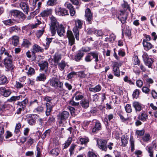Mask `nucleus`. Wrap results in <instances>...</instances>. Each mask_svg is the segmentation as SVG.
I'll list each match as a JSON object with an SVG mask.
<instances>
[{
    "label": "nucleus",
    "mask_w": 157,
    "mask_h": 157,
    "mask_svg": "<svg viewBox=\"0 0 157 157\" xmlns=\"http://www.w3.org/2000/svg\"><path fill=\"white\" fill-rule=\"evenodd\" d=\"M3 58H4L3 60L5 67L8 70L13 69L12 56L9 54L4 48L2 47L0 49V61Z\"/></svg>",
    "instance_id": "nucleus-1"
},
{
    "label": "nucleus",
    "mask_w": 157,
    "mask_h": 157,
    "mask_svg": "<svg viewBox=\"0 0 157 157\" xmlns=\"http://www.w3.org/2000/svg\"><path fill=\"white\" fill-rule=\"evenodd\" d=\"M99 53L97 51L91 52L87 55L85 58V60L87 62H91L93 59H94V61L97 64V62L99 61L98 59Z\"/></svg>",
    "instance_id": "nucleus-2"
},
{
    "label": "nucleus",
    "mask_w": 157,
    "mask_h": 157,
    "mask_svg": "<svg viewBox=\"0 0 157 157\" xmlns=\"http://www.w3.org/2000/svg\"><path fill=\"white\" fill-rule=\"evenodd\" d=\"M50 85L56 89H59L60 90H63V83L60 82L59 80L57 78L53 77L49 81Z\"/></svg>",
    "instance_id": "nucleus-3"
},
{
    "label": "nucleus",
    "mask_w": 157,
    "mask_h": 157,
    "mask_svg": "<svg viewBox=\"0 0 157 157\" xmlns=\"http://www.w3.org/2000/svg\"><path fill=\"white\" fill-rule=\"evenodd\" d=\"M75 27L73 29V32L76 39L79 40V32L78 29H81L83 24V22L81 20L77 19L75 21Z\"/></svg>",
    "instance_id": "nucleus-4"
},
{
    "label": "nucleus",
    "mask_w": 157,
    "mask_h": 157,
    "mask_svg": "<svg viewBox=\"0 0 157 157\" xmlns=\"http://www.w3.org/2000/svg\"><path fill=\"white\" fill-rule=\"evenodd\" d=\"M51 24L50 30L52 34V36H54L56 33V27H57V26L59 25L58 22H57V21L55 17L52 16L50 17Z\"/></svg>",
    "instance_id": "nucleus-5"
},
{
    "label": "nucleus",
    "mask_w": 157,
    "mask_h": 157,
    "mask_svg": "<svg viewBox=\"0 0 157 157\" xmlns=\"http://www.w3.org/2000/svg\"><path fill=\"white\" fill-rule=\"evenodd\" d=\"M55 12L56 14L60 16H64L68 15L67 10L61 7L56 8L55 9Z\"/></svg>",
    "instance_id": "nucleus-6"
},
{
    "label": "nucleus",
    "mask_w": 157,
    "mask_h": 157,
    "mask_svg": "<svg viewBox=\"0 0 157 157\" xmlns=\"http://www.w3.org/2000/svg\"><path fill=\"white\" fill-rule=\"evenodd\" d=\"M28 102V100L26 99L24 100L21 102H18L17 103V105L21 107L18 108L17 110V113L19 114L21 113L22 110H24V108L26 107V105Z\"/></svg>",
    "instance_id": "nucleus-7"
},
{
    "label": "nucleus",
    "mask_w": 157,
    "mask_h": 157,
    "mask_svg": "<svg viewBox=\"0 0 157 157\" xmlns=\"http://www.w3.org/2000/svg\"><path fill=\"white\" fill-rule=\"evenodd\" d=\"M107 141L104 140H100L97 141L98 147L100 149L106 151L107 150L106 144Z\"/></svg>",
    "instance_id": "nucleus-8"
},
{
    "label": "nucleus",
    "mask_w": 157,
    "mask_h": 157,
    "mask_svg": "<svg viewBox=\"0 0 157 157\" xmlns=\"http://www.w3.org/2000/svg\"><path fill=\"white\" fill-rule=\"evenodd\" d=\"M67 36L69 40V44L71 46L75 44V39L72 32L70 31H68L67 32Z\"/></svg>",
    "instance_id": "nucleus-9"
},
{
    "label": "nucleus",
    "mask_w": 157,
    "mask_h": 157,
    "mask_svg": "<svg viewBox=\"0 0 157 157\" xmlns=\"http://www.w3.org/2000/svg\"><path fill=\"white\" fill-rule=\"evenodd\" d=\"M121 66L117 63H115L113 64V71L114 75L116 76L119 77L120 76L119 67Z\"/></svg>",
    "instance_id": "nucleus-10"
},
{
    "label": "nucleus",
    "mask_w": 157,
    "mask_h": 157,
    "mask_svg": "<svg viewBox=\"0 0 157 157\" xmlns=\"http://www.w3.org/2000/svg\"><path fill=\"white\" fill-rule=\"evenodd\" d=\"M85 16L86 19L90 24L91 23V21L92 18V14L91 13L90 9L88 8L85 10Z\"/></svg>",
    "instance_id": "nucleus-11"
},
{
    "label": "nucleus",
    "mask_w": 157,
    "mask_h": 157,
    "mask_svg": "<svg viewBox=\"0 0 157 157\" xmlns=\"http://www.w3.org/2000/svg\"><path fill=\"white\" fill-rule=\"evenodd\" d=\"M95 124L93 127L92 132L93 133L97 132L101 129V124L100 122L95 120Z\"/></svg>",
    "instance_id": "nucleus-12"
},
{
    "label": "nucleus",
    "mask_w": 157,
    "mask_h": 157,
    "mask_svg": "<svg viewBox=\"0 0 157 157\" xmlns=\"http://www.w3.org/2000/svg\"><path fill=\"white\" fill-rule=\"evenodd\" d=\"M9 41L13 45L16 46L19 44V37L16 36H14L10 38Z\"/></svg>",
    "instance_id": "nucleus-13"
},
{
    "label": "nucleus",
    "mask_w": 157,
    "mask_h": 157,
    "mask_svg": "<svg viewBox=\"0 0 157 157\" xmlns=\"http://www.w3.org/2000/svg\"><path fill=\"white\" fill-rule=\"evenodd\" d=\"M127 15L123 11H120V15L118 16V18L121 22L122 24H124L126 22L127 19Z\"/></svg>",
    "instance_id": "nucleus-14"
},
{
    "label": "nucleus",
    "mask_w": 157,
    "mask_h": 157,
    "mask_svg": "<svg viewBox=\"0 0 157 157\" xmlns=\"http://www.w3.org/2000/svg\"><path fill=\"white\" fill-rule=\"evenodd\" d=\"M132 105L136 112H140L143 108V105L138 101H134L133 102Z\"/></svg>",
    "instance_id": "nucleus-15"
},
{
    "label": "nucleus",
    "mask_w": 157,
    "mask_h": 157,
    "mask_svg": "<svg viewBox=\"0 0 157 157\" xmlns=\"http://www.w3.org/2000/svg\"><path fill=\"white\" fill-rule=\"evenodd\" d=\"M62 58L61 55L58 53H56L53 56V58L52 59L53 61L54 62V64L55 66L57 65L59 61Z\"/></svg>",
    "instance_id": "nucleus-16"
},
{
    "label": "nucleus",
    "mask_w": 157,
    "mask_h": 157,
    "mask_svg": "<svg viewBox=\"0 0 157 157\" xmlns=\"http://www.w3.org/2000/svg\"><path fill=\"white\" fill-rule=\"evenodd\" d=\"M69 115L68 112L64 111L60 113L59 117L61 120L65 121L68 119Z\"/></svg>",
    "instance_id": "nucleus-17"
},
{
    "label": "nucleus",
    "mask_w": 157,
    "mask_h": 157,
    "mask_svg": "<svg viewBox=\"0 0 157 157\" xmlns=\"http://www.w3.org/2000/svg\"><path fill=\"white\" fill-rule=\"evenodd\" d=\"M25 70L26 71V73L29 76H31L35 74V69L31 67H29L28 65L26 66Z\"/></svg>",
    "instance_id": "nucleus-18"
},
{
    "label": "nucleus",
    "mask_w": 157,
    "mask_h": 157,
    "mask_svg": "<svg viewBox=\"0 0 157 157\" xmlns=\"http://www.w3.org/2000/svg\"><path fill=\"white\" fill-rule=\"evenodd\" d=\"M52 9H47L42 11L40 13V15L42 17H47L52 14Z\"/></svg>",
    "instance_id": "nucleus-19"
},
{
    "label": "nucleus",
    "mask_w": 157,
    "mask_h": 157,
    "mask_svg": "<svg viewBox=\"0 0 157 157\" xmlns=\"http://www.w3.org/2000/svg\"><path fill=\"white\" fill-rule=\"evenodd\" d=\"M84 97L83 95L79 91L76 92L72 97L73 99L75 98V101H79L82 99Z\"/></svg>",
    "instance_id": "nucleus-20"
},
{
    "label": "nucleus",
    "mask_w": 157,
    "mask_h": 157,
    "mask_svg": "<svg viewBox=\"0 0 157 157\" xmlns=\"http://www.w3.org/2000/svg\"><path fill=\"white\" fill-rule=\"evenodd\" d=\"M56 30H57V33L58 35L60 36H62L63 35L65 32L64 28L62 25H59L57 27H56Z\"/></svg>",
    "instance_id": "nucleus-21"
},
{
    "label": "nucleus",
    "mask_w": 157,
    "mask_h": 157,
    "mask_svg": "<svg viewBox=\"0 0 157 157\" xmlns=\"http://www.w3.org/2000/svg\"><path fill=\"white\" fill-rule=\"evenodd\" d=\"M1 94L5 97H7L11 94V92L9 90H6L4 87L0 88Z\"/></svg>",
    "instance_id": "nucleus-22"
},
{
    "label": "nucleus",
    "mask_w": 157,
    "mask_h": 157,
    "mask_svg": "<svg viewBox=\"0 0 157 157\" xmlns=\"http://www.w3.org/2000/svg\"><path fill=\"white\" fill-rule=\"evenodd\" d=\"M84 54L82 51H78L74 57L75 60L77 62L79 61L84 56Z\"/></svg>",
    "instance_id": "nucleus-23"
},
{
    "label": "nucleus",
    "mask_w": 157,
    "mask_h": 157,
    "mask_svg": "<svg viewBox=\"0 0 157 157\" xmlns=\"http://www.w3.org/2000/svg\"><path fill=\"white\" fill-rule=\"evenodd\" d=\"M20 6L25 13L28 14L29 8L26 3L21 2L20 4Z\"/></svg>",
    "instance_id": "nucleus-24"
},
{
    "label": "nucleus",
    "mask_w": 157,
    "mask_h": 157,
    "mask_svg": "<svg viewBox=\"0 0 157 157\" xmlns=\"http://www.w3.org/2000/svg\"><path fill=\"white\" fill-rule=\"evenodd\" d=\"M80 103L82 107L86 109L88 108L89 106V101L86 99L82 100L80 101Z\"/></svg>",
    "instance_id": "nucleus-25"
},
{
    "label": "nucleus",
    "mask_w": 157,
    "mask_h": 157,
    "mask_svg": "<svg viewBox=\"0 0 157 157\" xmlns=\"http://www.w3.org/2000/svg\"><path fill=\"white\" fill-rule=\"evenodd\" d=\"M121 140L122 142V146L125 147L128 143V137L127 135H123L121 137Z\"/></svg>",
    "instance_id": "nucleus-26"
},
{
    "label": "nucleus",
    "mask_w": 157,
    "mask_h": 157,
    "mask_svg": "<svg viewBox=\"0 0 157 157\" xmlns=\"http://www.w3.org/2000/svg\"><path fill=\"white\" fill-rule=\"evenodd\" d=\"M39 66L40 67L41 70H43L47 69L48 64L46 61H42L39 63Z\"/></svg>",
    "instance_id": "nucleus-27"
},
{
    "label": "nucleus",
    "mask_w": 157,
    "mask_h": 157,
    "mask_svg": "<svg viewBox=\"0 0 157 157\" xmlns=\"http://www.w3.org/2000/svg\"><path fill=\"white\" fill-rule=\"evenodd\" d=\"M28 118L27 121L28 123L30 125H33L36 123V120L35 118L32 117L31 114H28L27 115Z\"/></svg>",
    "instance_id": "nucleus-28"
},
{
    "label": "nucleus",
    "mask_w": 157,
    "mask_h": 157,
    "mask_svg": "<svg viewBox=\"0 0 157 157\" xmlns=\"http://www.w3.org/2000/svg\"><path fill=\"white\" fill-rule=\"evenodd\" d=\"M143 44L144 49L146 51H148L152 48L153 47V45L150 43L145 42V41L143 42Z\"/></svg>",
    "instance_id": "nucleus-29"
},
{
    "label": "nucleus",
    "mask_w": 157,
    "mask_h": 157,
    "mask_svg": "<svg viewBox=\"0 0 157 157\" xmlns=\"http://www.w3.org/2000/svg\"><path fill=\"white\" fill-rule=\"evenodd\" d=\"M46 116H48L50 115L52 111L53 106L50 103H47L46 104Z\"/></svg>",
    "instance_id": "nucleus-30"
},
{
    "label": "nucleus",
    "mask_w": 157,
    "mask_h": 157,
    "mask_svg": "<svg viewBox=\"0 0 157 157\" xmlns=\"http://www.w3.org/2000/svg\"><path fill=\"white\" fill-rule=\"evenodd\" d=\"M101 86L100 85H98L94 87L90 88L89 90L90 91L93 92H98L101 90Z\"/></svg>",
    "instance_id": "nucleus-31"
},
{
    "label": "nucleus",
    "mask_w": 157,
    "mask_h": 157,
    "mask_svg": "<svg viewBox=\"0 0 157 157\" xmlns=\"http://www.w3.org/2000/svg\"><path fill=\"white\" fill-rule=\"evenodd\" d=\"M46 79V76L44 74L40 73L36 78L37 81H44Z\"/></svg>",
    "instance_id": "nucleus-32"
},
{
    "label": "nucleus",
    "mask_w": 157,
    "mask_h": 157,
    "mask_svg": "<svg viewBox=\"0 0 157 157\" xmlns=\"http://www.w3.org/2000/svg\"><path fill=\"white\" fill-rule=\"evenodd\" d=\"M58 67L61 71L63 70L67 65V63L64 60H62L61 61L58 63Z\"/></svg>",
    "instance_id": "nucleus-33"
},
{
    "label": "nucleus",
    "mask_w": 157,
    "mask_h": 157,
    "mask_svg": "<svg viewBox=\"0 0 157 157\" xmlns=\"http://www.w3.org/2000/svg\"><path fill=\"white\" fill-rule=\"evenodd\" d=\"M14 20L11 19H9L8 20L3 21V23L6 25L10 26L13 25L14 23Z\"/></svg>",
    "instance_id": "nucleus-34"
},
{
    "label": "nucleus",
    "mask_w": 157,
    "mask_h": 157,
    "mask_svg": "<svg viewBox=\"0 0 157 157\" xmlns=\"http://www.w3.org/2000/svg\"><path fill=\"white\" fill-rule=\"evenodd\" d=\"M79 141L81 142V144L85 145L89 141V139L87 137H84L80 138Z\"/></svg>",
    "instance_id": "nucleus-35"
},
{
    "label": "nucleus",
    "mask_w": 157,
    "mask_h": 157,
    "mask_svg": "<svg viewBox=\"0 0 157 157\" xmlns=\"http://www.w3.org/2000/svg\"><path fill=\"white\" fill-rule=\"evenodd\" d=\"M147 117V114L144 112L141 113V115L138 117V119L143 121H146Z\"/></svg>",
    "instance_id": "nucleus-36"
},
{
    "label": "nucleus",
    "mask_w": 157,
    "mask_h": 157,
    "mask_svg": "<svg viewBox=\"0 0 157 157\" xmlns=\"http://www.w3.org/2000/svg\"><path fill=\"white\" fill-rule=\"evenodd\" d=\"M33 49L36 52H42L43 51V49L37 45H34L33 46Z\"/></svg>",
    "instance_id": "nucleus-37"
},
{
    "label": "nucleus",
    "mask_w": 157,
    "mask_h": 157,
    "mask_svg": "<svg viewBox=\"0 0 157 157\" xmlns=\"http://www.w3.org/2000/svg\"><path fill=\"white\" fill-rule=\"evenodd\" d=\"M145 65L147 66L149 68H151L152 64L153 62V60L151 58H149L148 59L144 61Z\"/></svg>",
    "instance_id": "nucleus-38"
},
{
    "label": "nucleus",
    "mask_w": 157,
    "mask_h": 157,
    "mask_svg": "<svg viewBox=\"0 0 157 157\" xmlns=\"http://www.w3.org/2000/svg\"><path fill=\"white\" fill-rule=\"evenodd\" d=\"M59 148H56L50 151V153L53 155L56 156L59 154Z\"/></svg>",
    "instance_id": "nucleus-39"
},
{
    "label": "nucleus",
    "mask_w": 157,
    "mask_h": 157,
    "mask_svg": "<svg viewBox=\"0 0 157 157\" xmlns=\"http://www.w3.org/2000/svg\"><path fill=\"white\" fill-rule=\"evenodd\" d=\"M151 137L149 133H145L144 135L142 138L143 140L146 142H148L150 140Z\"/></svg>",
    "instance_id": "nucleus-40"
},
{
    "label": "nucleus",
    "mask_w": 157,
    "mask_h": 157,
    "mask_svg": "<svg viewBox=\"0 0 157 157\" xmlns=\"http://www.w3.org/2000/svg\"><path fill=\"white\" fill-rule=\"evenodd\" d=\"M146 149L147 151L149 153V156L150 157H153V148L152 147L147 146Z\"/></svg>",
    "instance_id": "nucleus-41"
},
{
    "label": "nucleus",
    "mask_w": 157,
    "mask_h": 157,
    "mask_svg": "<svg viewBox=\"0 0 157 157\" xmlns=\"http://www.w3.org/2000/svg\"><path fill=\"white\" fill-rule=\"evenodd\" d=\"M7 80V78L4 76L0 75V84H3L6 83Z\"/></svg>",
    "instance_id": "nucleus-42"
},
{
    "label": "nucleus",
    "mask_w": 157,
    "mask_h": 157,
    "mask_svg": "<svg viewBox=\"0 0 157 157\" xmlns=\"http://www.w3.org/2000/svg\"><path fill=\"white\" fill-rule=\"evenodd\" d=\"M72 142V139L70 138H68L65 143L63 144L64 149L67 147L71 144Z\"/></svg>",
    "instance_id": "nucleus-43"
},
{
    "label": "nucleus",
    "mask_w": 157,
    "mask_h": 157,
    "mask_svg": "<svg viewBox=\"0 0 157 157\" xmlns=\"http://www.w3.org/2000/svg\"><path fill=\"white\" fill-rule=\"evenodd\" d=\"M19 11L17 10H12L10 11V14L11 16H13L14 17H17L18 15Z\"/></svg>",
    "instance_id": "nucleus-44"
},
{
    "label": "nucleus",
    "mask_w": 157,
    "mask_h": 157,
    "mask_svg": "<svg viewBox=\"0 0 157 157\" xmlns=\"http://www.w3.org/2000/svg\"><path fill=\"white\" fill-rule=\"evenodd\" d=\"M22 45L25 47H28L31 45V43L29 40H28L27 39H24L23 40Z\"/></svg>",
    "instance_id": "nucleus-45"
},
{
    "label": "nucleus",
    "mask_w": 157,
    "mask_h": 157,
    "mask_svg": "<svg viewBox=\"0 0 157 157\" xmlns=\"http://www.w3.org/2000/svg\"><path fill=\"white\" fill-rule=\"evenodd\" d=\"M139 90L138 89L135 90L132 94V97L133 98H137L139 95Z\"/></svg>",
    "instance_id": "nucleus-46"
},
{
    "label": "nucleus",
    "mask_w": 157,
    "mask_h": 157,
    "mask_svg": "<svg viewBox=\"0 0 157 157\" xmlns=\"http://www.w3.org/2000/svg\"><path fill=\"white\" fill-rule=\"evenodd\" d=\"M20 30V29L17 26H15L12 27L10 28V32L11 33L13 32H17L18 30Z\"/></svg>",
    "instance_id": "nucleus-47"
},
{
    "label": "nucleus",
    "mask_w": 157,
    "mask_h": 157,
    "mask_svg": "<svg viewBox=\"0 0 157 157\" xmlns=\"http://www.w3.org/2000/svg\"><path fill=\"white\" fill-rule=\"evenodd\" d=\"M44 110V108L41 106H39L35 108L34 110V112L37 113H39L42 112Z\"/></svg>",
    "instance_id": "nucleus-48"
},
{
    "label": "nucleus",
    "mask_w": 157,
    "mask_h": 157,
    "mask_svg": "<svg viewBox=\"0 0 157 157\" xmlns=\"http://www.w3.org/2000/svg\"><path fill=\"white\" fill-rule=\"evenodd\" d=\"M20 98V96H13L10 98L9 100V101L11 102H13L16 101L17 100H19Z\"/></svg>",
    "instance_id": "nucleus-49"
},
{
    "label": "nucleus",
    "mask_w": 157,
    "mask_h": 157,
    "mask_svg": "<svg viewBox=\"0 0 157 157\" xmlns=\"http://www.w3.org/2000/svg\"><path fill=\"white\" fill-rule=\"evenodd\" d=\"M76 146V145L74 144H72L71 146L69 149V151L70 152V155L71 156L74 154V151Z\"/></svg>",
    "instance_id": "nucleus-50"
},
{
    "label": "nucleus",
    "mask_w": 157,
    "mask_h": 157,
    "mask_svg": "<svg viewBox=\"0 0 157 157\" xmlns=\"http://www.w3.org/2000/svg\"><path fill=\"white\" fill-rule=\"evenodd\" d=\"M21 125L20 123H18L16 124L14 130L15 133L17 134L19 132Z\"/></svg>",
    "instance_id": "nucleus-51"
},
{
    "label": "nucleus",
    "mask_w": 157,
    "mask_h": 157,
    "mask_svg": "<svg viewBox=\"0 0 157 157\" xmlns=\"http://www.w3.org/2000/svg\"><path fill=\"white\" fill-rule=\"evenodd\" d=\"M127 113H130L132 111V109L131 106L129 104H127L124 107Z\"/></svg>",
    "instance_id": "nucleus-52"
},
{
    "label": "nucleus",
    "mask_w": 157,
    "mask_h": 157,
    "mask_svg": "<svg viewBox=\"0 0 157 157\" xmlns=\"http://www.w3.org/2000/svg\"><path fill=\"white\" fill-rule=\"evenodd\" d=\"M130 142L131 147V150L132 151H133L134 149V141L133 137H131L130 140Z\"/></svg>",
    "instance_id": "nucleus-53"
},
{
    "label": "nucleus",
    "mask_w": 157,
    "mask_h": 157,
    "mask_svg": "<svg viewBox=\"0 0 157 157\" xmlns=\"http://www.w3.org/2000/svg\"><path fill=\"white\" fill-rule=\"evenodd\" d=\"M56 3V0H48L47 2V5L49 6H53Z\"/></svg>",
    "instance_id": "nucleus-54"
},
{
    "label": "nucleus",
    "mask_w": 157,
    "mask_h": 157,
    "mask_svg": "<svg viewBox=\"0 0 157 157\" xmlns=\"http://www.w3.org/2000/svg\"><path fill=\"white\" fill-rule=\"evenodd\" d=\"M53 38H47L46 39V46L45 48V49H46L49 47V44L52 41Z\"/></svg>",
    "instance_id": "nucleus-55"
},
{
    "label": "nucleus",
    "mask_w": 157,
    "mask_h": 157,
    "mask_svg": "<svg viewBox=\"0 0 157 157\" xmlns=\"http://www.w3.org/2000/svg\"><path fill=\"white\" fill-rule=\"evenodd\" d=\"M41 23V22L39 20L37 19L36 23L32 25L31 27L33 29H34L36 27L39 25Z\"/></svg>",
    "instance_id": "nucleus-56"
},
{
    "label": "nucleus",
    "mask_w": 157,
    "mask_h": 157,
    "mask_svg": "<svg viewBox=\"0 0 157 157\" xmlns=\"http://www.w3.org/2000/svg\"><path fill=\"white\" fill-rule=\"evenodd\" d=\"M50 133V130H47L41 136L42 138L44 139L47 136L49 135Z\"/></svg>",
    "instance_id": "nucleus-57"
},
{
    "label": "nucleus",
    "mask_w": 157,
    "mask_h": 157,
    "mask_svg": "<svg viewBox=\"0 0 157 157\" xmlns=\"http://www.w3.org/2000/svg\"><path fill=\"white\" fill-rule=\"evenodd\" d=\"M91 50V48L90 47H82L80 51H82L83 52H87L90 51Z\"/></svg>",
    "instance_id": "nucleus-58"
},
{
    "label": "nucleus",
    "mask_w": 157,
    "mask_h": 157,
    "mask_svg": "<svg viewBox=\"0 0 157 157\" xmlns=\"http://www.w3.org/2000/svg\"><path fill=\"white\" fill-rule=\"evenodd\" d=\"M136 134L139 136H142L144 135V131L143 130H136Z\"/></svg>",
    "instance_id": "nucleus-59"
},
{
    "label": "nucleus",
    "mask_w": 157,
    "mask_h": 157,
    "mask_svg": "<svg viewBox=\"0 0 157 157\" xmlns=\"http://www.w3.org/2000/svg\"><path fill=\"white\" fill-rule=\"evenodd\" d=\"M143 81L140 80H138L136 81V86L139 87H141L143 86Z\"/></svg>",
    "instance_id": "nucleus-60"
},
{
    "label": "nucleus",
    "mask_w": 157,
    "mask_h": 157,
    "mask_svg": "<svg viewBox=\"0 0 157 157\" xmlns=\"http://www.w3.org/2000/svg\"><path fill=\"white\" fill-rule=\"evenodd\" d=\"M87 157H98L97 155L92 151H89L88 153Z\"/></svg>",
    "instance_id": "nucleus-61"
},
{
    "label": "nucleus",
    "mask_w": 157,
    "mask_h": 157,
    "mask_svg": "<svg viewBox=\"0 0 157 157\" xmlns=\"http://www.w3.org/2000/svg\"><path fill=\"white\" fill-rule=\"evenodd\" d=\"M118 54L119 56L124 57L125 56V52L123 49H120L118 51Z\"/></svg>",
    "instance_id": "nucleus-62"
},
{
    "label": "nucleus",
    "mask_w": 157,
    "mask_h": 157,
    "mask_svg": "<svg viewBox=\"0 0 157 157\" xmlns=\"http://www.w3.org/2000/svg\"><path fill=\"white\" fill-rule=\"evenodd\" d=\"M44 31V30L43 29L38 30L36 34L37 37L38 38L40 37L43 35Z\"/></svg>",
    "instance_id": "nucleus-63"
},
{
    "label": "nucleus",
    "mask_w": 157,
    "mask_h": 157,
    "mask_svg": "<svg viewBox=\"0 0 157 157\" xmlns=\"http://www.w3.org/2000/svg\"><path fill=\"white\" fill-rule=\"evenodd\" d=\"M24 85L23 83H22L19 82H16V87L17 89H20L23 87Z\"/></svg>",
    "instance_id": "nucleus-64"
}]
</instances>
